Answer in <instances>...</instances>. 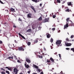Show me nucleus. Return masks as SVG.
Masks as SVG:
<instances>
[{"label": "nucleus", "instance_id": "nucleus-1", "mask_svg": "<svg viewBox=\"0 0 74 74\" xmlns=\"http://www.w3.org/2000/svg\"><path fill=\"white\" fill-rule=\"evenodd\" d=\"M70 20V18H67L66 19V21H67V22H66V24L65 25H64V29H67V27H69V21Z\"/></svg>", "mask_w": 74, "mask_h": 74}, {"label": "nucleus", "instance_id": "nucleus-2", "mask_svg": "<svg viewBox=\"0 0 74 74\" xmlns=\"http://www.w3.org/2000/svg\"><path fill=\"white\" fill-rule=\"evenodd\" d=\"M13 70L14 71V73L15 74H18V69H17L16 68H14V69H13Z\"/></svg>", "mask_w": 74, "mask_h": 74}, {"label": "nucleus", "instance_id": "nucleus-3", "mask_svg": "<svg viewBox=\"0 0 74 74\" xmlns=\"http://www.w3.org/2000/svg\"><path fill=\"white\" fill-rule=\"evenodd\" d=\"M49 20V18H45V19L42 21V22L43 23L48 22Z\"/></svg>", "mask_w": 74, "mask_h": 74}, {"label": "nucleus", "instance_id": "nucleus-4", "mask_svg": "<svg viewBox=\"0 0 74 74\" xmlns=\"http://www.w3.org/2000/svg\"><path fill=\"white\" fill-rule=\"evenodd\" d=\"M24 66H25V68H27V69H28L29 67V66L28 64H27V63L26 62H25L24 64Z\"/></svg>", "mask_w": 74, "mask_h": 74}, {"label": "nucleus", "instance_id": "nucleus-5", "mask_svg": "<svg viewBox=\"0 0 74 74\" xmlns=\"http://www.w3.org/2000/svg\"><path fill=\"white\" fill-rule=\"evenodd\" d=\"M18 50L21 51H24V49L22 47H18Z\"/></svg>", "mask_w": 74, "mask_h": 74}, {"label": "nucleus", "instance_id": "nucleus-6", "mask_svg": "<svg viewBox=\"0 0 74 74\" xmlns=\"http://www.w3.org/2000/svg\"><path fill=\"white\" fill-rule=\"evenodd\" d=\"M62 42V40H57L56 42V44L57 45H59L61 44V42Z\"/></svg>", "mask_w": 74, "mask_h": 74}, {"label": "nucleus", "instance_id": "nucleus-7", "mask_svg": "<svg viewBox=\"0 0 74 74\" xmlns=\"http://www.w3.org/2000/svg\"><path fill=\"white\" fill-rule=\"evenodd\" d=\"M25 60H26V61L27 62L29 63H31V60L29 59L28 58H25Z\"/></svg>", "mask_w": 74, "mask_h": 74}, {"label": "nucleus", "instance_id": "nucleus-8", "mask_svg": "<svg viewBox=\"0 0 74 74\" xmlns=\"http://www.w3.org/2000/svg\"><path fill=\"white\" fill-rule=\"evenodd\" d=\"M47 61L46 62V63H47V64L50 65L51 64V61L49 59H47Z\"/></svg>", "mask_w": 74, "mask_h": 74}, {"label": "nucleus", "instance_id": "nucleus-9", "mask_svg": "<svg viewBox=\"0 0 74 74\" xmlns=\"http://www.w3.org/2000/svg\"><path fill=\"white\" fill-rule=\"evenodd\" d=\"M65 45H66V46L69 47L71 46L72 45V44L71 43H66Z\"/></svg>", "mask_w": 74, "mask_h": 74}, {"label": "nucleus", "instance_id": "nucleus-10", "mask_svg": "<svg viewBox=\"0 0 74 74\" xmlns=\"http://www.w3.org/2000/svg\"><path fill=\"white\" fill-rule=\"evenodd\" d=\"M27 18H31V16L32 14H30V13H29V14H28L27 15Z\"/></svg>", "mask_w": 74, "mask_h": 74}, {"label": "nucleus", "instance_id": "nucleus-11", "mask_svg": "<svg viewBox=\"0 0 74 74\" xmlns=\"http://www.w3.org/2000/svg\"><path fill=\"white\" fill-rule=\"evenodd\" d=\"M74 26V23L72 22L71 21V23L69 24V26Z\"/></svg>", "mask_w": 74, "mask_h": 74}, {"label": "nucleus", "instance_id": "nucleus-12", "mask_svg": "<svg viewBox=\"0 0 74 74\" xmlns=\"http://www.w3.org/2000/svg\"><path fill=\"white\" fill-rule=\"evenodd\" d=\"M33 67L35 68L36 69H38V66H37L35 65V64H33Z\"/></svg>", "mask_w": 74, "mask_h": 74}, {"label": "nucleus", "instance_id": "nucleus-13", "mask_svg": "<svg viewBox=\"0 0 74 74\" xmlns=\"http://www.w3.org/2000/svg\"><path fill=\"white\" fill-rule=\"evenodd\" d=\"M68 4V5L70 6V5L71 6V7H73L72 5H72V3L71 2H68L67 3Z\"/></svg>", "mask_w": 74, "mask_h": 74}, {"label": "nucleus", "instance_id": "nucleus-14", "mask_svg": "<svg viewBox=\"0 0 74 74\" xmlns=\"http://www.w3.org/2000/svg\"><path fill=\"white\" fill-rule=\"evenodd\" d=\"M51 36V35L49 34H48L47 36V38H49Z\"/></svg>", "mask_w": 74, "mask_h": 74}, {"label": "nucleus", "instance_id": "nucleus-15", "mask_svg": "<svg viewBox=\"0 0 74 74\" xmlns=\"http://www.w3.org/2000/svg\"><path fill=\"white\" fill-rule=\"evenodd\" d=\"M10 10L11 11L13 12H15V9H13V8H11V9H10Z\"/></svg>", "mask_w": 74, "mask_h": 74}, {"label": "nucleus", "instance_id": "nucleus-16", "mask_svg": "<svg viewBox=\"0 0 74 74\" xmlns=\"http://www.w3.org/2000/svg\"><path fill=\"white\" fill-rule=\"evenodd\" d=\"M32 31V30L31 29H29L27 31V32H31Z\"/></svg>", "mask_w": 74, "mask_h": 74}, {"label": "nucleus", "instance_id": "nucleus-17", "mask_svg": "<svg viewBox=\"0 0 74 74\" xmlns=\"http://www.w3.org/2000/svg\"><path fill=\"white\" fill-rule=\"evenodd\" d=\"M50 60L53 63L54 62V59L52 58H50Z\"/></svg>", "mask_w": 74, "mask_h": 74}, {"label": "nucleus", "instance_id": "nucleus-18", "mask_svg": "<svg viewBox=\"0 0 74 74\" xmlns=\"http://www.w3.org/2000/svg\"><path fill=\"white\" fill-rule=\"evenodd\" d=\"M61 1H62V4H64V3H65L66 0H61Z\"/></svg>", "mask_w": 74, "mask_h": 74}, {"label": "nucleus", "instance_id": "nucleus-19", "mask_svg": "<svg viewBox=\"0 0 74 74\" xmlns=\"http://www.w3.org/2000/svg\"><path fill=\"white\" fill-rule=\"evenodd\" d=\"M38 39L37 38L35 41H34V44H35L36 43H37L38 42Z\"/></svg>", "mask_w": 74, "mask_h": 74}, {"label": "nucleus", "instance_id": "nucleus-20", "mask_svg": "<svg viewBox=\"0 0 74 74\" xmlns=\"http://www.w3.org/2000/svg\"><path fill=\"white\" fill-rule=\"evenodd\" d=\"M31 44V43L30 42H27V45H28V46H29L30 47V45Z\"/></svg>", "mask_w": 74, "mask_h": 74}, {"label": "nucleus", "instance_id": "nucleus-21", "mask_svg": "<svg viewBox=\"0 0 74 74\" xmlns=\"http://www.w3.org/2000/svg\"><path fill=\"white\" fill-rule=\"evenodd\" d=\"M53 41V39L52 38H51L50 40V42L51 43H52Z\"/></svg>", "mask_w": 74, "mask_h": 74}, {"label": "nucleus", "instance_id": "nucleus-22", "mask_svg": "<svg viewBox=\"0 0 74 74\" xmlns=\"http://www.w3.org/2000/svg\"><path fill=\"white\" fill-rule=\"evenodd\" d=\"M37 56L40 58H43V57L41 56H40V55H38Z\"/></svg>", "mask_w": 74, "mask_h": 74}, {"label": "nucleus", "instance_id": "nucleus-23", "mask_svg": "<svg viewBox=\"0 0 74 74\" xmlns=\"http://www.w3.org/2000/svg\"><path fill=\"white\" fill-rule=\"evenodd\" d=\"M33 2H35V3H37L38 0H31Z\"/></svg>", "mask_w": 74, "mask_h": 74}, {"label": "nucleus", "instance_id": "nucleus-24", "mask_svg": "<svg viewBox=\"0 0 74 74\" xmlns=\"http://www.w3.org/2000/svg\"><path fill=\"white\" fill-rule=\"evenodd\" d=\"M42 17L41 16L38 18V20L40 21H42Z\"/></svg>", "mask_w": 74, "mask_h": 74}, {"label": "nucleus", "instance_id": "nucleus-25", "mask_svg": "<svg viewBox=\"0 0 74 74\" xmlns=\"http://www.w3.org/2000/svg\"><path fill=\"white\" fill-rule=\"evenodd\" d=\"M5 68L6 69H8L10 71H11L12 70V69L11 68H8V67H6Z\"/></svg>", "mask_w": 74, "mask_h": 74}, {"label": "nucleus", "instance_id": "nucleus-26", "mask_svg": "<svg viewBox=\"0 0 74 74\" xmlns=\"http://www.w3.org/2000/svg\"><path fill=\"white\" fill-rule=\"evenodd\" d=\"M13 56H12V57L10 56V57H8V58L9 59H13Z\"/></svg>", "mask_w": 74, "mask_h": 74}, {"label": "nucleus", "instance_id": "nucleus-27", "mask_svg": "<svg viewBox=\"0 0 74 74\" xmlns=\"http://www.w3.org/2000/svg\"><path fill=\"white\" fill-rule=\"evenodd\" d=\"M18 20L19 22L20 21L21 22H22V20L20 18H19Z\"/></svg>", "mask_w": 74, "mask_h": 74}, {"label": "nucleus", "instance_id": "nucleus-28", "mask_svg": "<svg viewBox=\"0 0 74 74\" xmlns=\"http://www.w3.org/2000/svg\"><path fill=\"white\" fill-rule=\"evenodd\" d=\"M30 8H32V10H33L35 9L34 7L33 6H31Z\"/></svg>", "mask_w": 74, "mask_h": 74}, {"label": "nucleus", "instance_id": "nucleus-29", "mask_svg": "<svg viewBox=\"0 0 74 74\" xmlns=\"http://www.w3.org/2000/svg\"><path fill=\"white\" fill-rule=\"evenodd\" d=\"M71 51H72L74 53V48H72L71 49Z\"/></svg>", "mask_w": 74, "mask_h": 74}, {"label": "nucleus", "instance_id": "nucleus-30", "mask_svg": "<svg viewBox=\"0 0 74 74\" xmlns=\"http://www.w3.org/2000/svg\"><path fill=\"white\" fill-rule=\"evenodd\" d=\"M57 1L58 3H60L61 1L60 0H57Z\"/></svg>", "mask_w": 74, "mask_h": 74}, {"label": "nucleus", "instance_id": "nucleus-31", "mask_svg": "<svg viewBox=\"0 0 74 74\" xmlns=\"http://www.w3.org/2000/svg\"><path fill=\"white\" fill-rule=\"evenodd\" d=\"M69 11H70L69 9H67L66 10V12H69Z\"/></svg>", "mask_w": 74, "mask_h": 74}, {"label": "nucleus", "instance_id": "nucleus-32", "mask_svg": "<svg viewBox=\"0 0 74 74\" xmlns=\"http://www.w3.org/2000/svg\"><path fill=\"white\" fill-rule=\"evenodd\" d=\"M6 73L8 74H10V72H9V71H6Z\"/></svg>", "mask_w": 74, "mask_h": 74}, {"label": "nucleus", "instance_id": "nucleus-33", "mask_svg": "<svg viewBox=\"0 0 74 74\" xmlns=\"http://www.w3.org/2000/svg\"><path fill=\"white\" fill-rule=\"evenodd\" d=\"M56 17V15H53V18H55Z\"/></svg>", "mask_w": 74, "mask_h": 74}, {"label": "nucleus", "instance_id": "nucleus-34", "mask_svg": "<svg viewBox=\"0 0 74 74\" xmlns=\"http://www.w3.org/2000/svg\"><path fill=\"white\" fill-rule=\"evenodd\" d=\"M21 37L24 39L25 40L26 39L22 35V36H21Z\"/></svg>", "mask_w": 74, "mask_h": 74}, {"label": "nucleus", "instance_id": "nucleus-35", "mask_svg": "<svg viewBox=\"0 0 74 74\" xmlns=\"http://www.w3.org/2000/svg\"><path fill=\"white\" fill-rule=\"evenodd\" d=\"M2 74H5V73L4 71H2L1 72Z\"/></svg>", "mask_w": 74, "mask_h": 74}, {"label": "nucleus", "instance_id": "nucleus-36", "mask_svg": "<svg viewBox=\"0 0 74 74\" xmlns=\"http://www.w3.org/2000/svg\"><path fill=\"white\" fill-rule=\"evenodd\" d=\"M37 70H38V71L39 72H41L40 69H37Z\"/></svg>", "mask_w": 74, "mask_h": 74}, {"label": "nucleus", "instance_id": "nucleus-37", "mask_svg": "<svg viewBox=\"0 0 74 74\" xmlns=\"http://www.w3.org/2000/svg\"><path fill=\"white\" fill-rule=\"evenodd\" d=\"M71 38L72 39L73 38H74V35H72L71 36Z\"/></svg>", "mask_w": 74, "mask_h": 74}, {"label": "nucleus", "instance_id": "nucleus-38", "mask_svg": "<svg viewBox=\"0 0 74 74\" xmlns=\"http://www.w3.org/2000/svg\"><path fill=\"white\" fill-rule=\"evenodd\" d=\"M0 3L2 4H4V3H3V2L1 0H0Z\"/></svg>", "mask_w": 74, "mask_h": 74}, {"label": "nucleus", "instance_id": "nucleus-39", "mask_svg": "<svg viewBox=\"0 0 74 74\" xmlns=\"http://www.w3.org/2000/svg\"><path fill=\"white\" fill-rule=\"evenodd\" d=\"M17 62L18 63H21V62L20 61V60H17Z\"/></svg>", "mask_w": 74, "mask_h": 74}, {"label": "nucleus", "instance_id": "nucleus-40", "mask_svg": "<svg viewBox=\"0 0 74 74\" xmlns=\"http://www.w3.org/2000/svg\"><path fill=\"white\" fill-rule=\"evenodd\" d=\"M18 35L20 36L21 37L22 36V35L21 34L19 33L18 34Z\"/></svg>", "mask_w": 74, "mask_h": 74}, {"label": "nucleus", "instance_id": "nucleus-41", "mask_svg": "<svg viewBox=\"0 0 74 74\" xmlns=\"http://www.w3.org/2000/svg\"><path fill=\"white\" fill-rule=\"evenodd\" d=\"M66 40L67 41H69V39L68 38H67L66 39Z\"/></svg>", "mask_w": 74, "mask_h": 74}, {"label": "nucleus", "instance_id": "nucleus-42", "mask_svg": "<svg viewBox=\"0 0 74 74\" xmlns=\"http://www.w3.org/2000/svg\"><path fill=\"white\" fill-rule=\"evenodd\" d=\"M52 30H53V31H54L55 30V28H53L52 29Z\"/></svg>", "mask_w": 74, "mask_h": 74}, {"label": "nucleus", "instance_id": "nucleus-43", "mask_svg": "<svg viewBox=\"0 0 74 74\" xmlns=\"http://www.w3.org/2000/svg\"><path fill=\"white\" fill-rule=\"evenodd\" d=\"M66 50H70V49L69 48H66Z\"/></svg>", "mask_w": 74, "mask_h": 74}, {"label": "nucleus", "instance_id": "nucleus-44", "mask_svg": "<svg viewBox=\"0 0 74 74\" xmlns=\"http://www.w3.org/2000/svg\"><path fill=\"white\" fill-rule=\"evenodd\" d=\"M34 12H35V13H36V10L35 9L33 10Z\"/></svg>", "mask_w": 74, "mask_h": 74}, {"label": "nucleus", "instance_id": "nucleus-45", "mask_svg": "<svg viewBox=\"0 0 74 74\" xmlns=\"http://www.w3.org/2000/svg\"><path fill=\"white\" fill-rule=\"evenodd\" d=\"M3 43V42L2 41L0 40V44H2Z\"/></svg>", "mask_w": 74, "mask_h": 74}, {"label": "nucleus", "instance_id": "nucleus-46", "mask_svg": "<svg viewBox=\"0 0 74 74\" xmlns=\"http://www.w3.org/2000/svg\"><path fill=\"white\" fill-rule=\"evenodd\" d=\"M30 72H31V71L30 70L29 71H27V73H29V74H30Z\"/></svg>", "mask_w": 74, "mask_h": 74}, {"label": "nucleus", "instance_id": "nucleus-47", "mask_svg": "<svg viewBox=\"0 0 74 74\" xmlns=\"http://www.w3.org/2000/svg\"><path fill=\"white\" fill-rule=\"evenodd\" d=\"M14 42H15V43H18L17 41L16 40H14Z\"/></svg>", "mask_w": 74, "mask_h": 74}, {"label": "nucleus", "instance_id": "nucleus-48", "mask_svg": "<svg viewBox=\"0 0 74 74\" xmlns=\"http://www.w3.org/2000/svg\"><path fill=\"white\" fill-rule=\"evenodd\" d=\"M13 27L16 28V26L15 25H13Z\"/></svg>", "mask_w": 74, "mask_h": 74}, {"label": "nucleus", "instance_id": "nucleus-49", "mask_svg": "<svg viewBox=\"0 0 74 74\" xmlns=\"http://www.w3.org/2000/svg\"><path fill=\"white\" fill-rule=\"evenodd\" d=\"M50 47L51 49H53V47L52 46H51Z\"/></svg>", "mask_w": 74, "mask_h": 74}, {"label": "nucleus", "instance_id": "nucleus-50", "mask_svg": "<svg viewBox=\"0 0 74 74\" xmlns=\"http://www.w3.org/2000/svg\"><path fill=\"white\" fill-rule=\"evenodd\" d=\"M40 74H44V73L43 72H41L40 73Z\"/></svg>", "mask_w": 74, "mask_h": 74}, {"label": "nucleus", "instance_id": "nucleus-51", "mask_svg": "<svg viewBox=\"0 0 74 74\" xmlns=\"http://www.w3.org/2000/svg\"><path fill=\"white\" fill-rule=\"evenodd\" d=\"M42 5V4L41 3H40V7H41Z\"/></svg>", "mask_w": 74, "mask_h": 74}, {"label": "nucleus", "instance_id": "nucleus-52", "mask_svg": "<svg viewBox=\"0 0 74 74\" xmlns=\"http://www.w3.org/2000/svg\"><path fill=\"white\" fill-rule=\"evenodd\" d=\"M59 57L60 58H61V55L60 54H59Z\"/></svg>", "mask_w": 74, "mask_h": 74}, {"label": "nucleus", "instance_id": "nucleus-53", "mask_svg": "<svg viewBox=\"0 0 74 74\" xmlns=\"http://www.w3.org/2000/svg\"><path fill=\"white\" fill-rule=\"evenodd\" d=\"M54 55H57V52H55V53H54Z\"/></svg>", "mask_w": 74, "mask_h": 74}, {"label": "nucleus", "instance_id": "nucleus-54", "mask_svg": "<svg viewBox=\"0 0 74 74\" xmlns=\"http://www.w3.org/2000/svg\"><path fill=\"white\" fill-rule=\"evenodd\" d=\"M44 50L45 51H46V49L45 48V47H44Z\"/></svg>", "mask_w": 74, "mask_h": 74}, {"label": "nucleus", "instance_id": "nucleus-55", "mask_svg": "<svg viewBox=\"0 0 74 74\" xmlns=\"http://www.w3.org/2000/svg\"><path fill=\"white\" fill-rule=\"evenodd\" d=\"M1 70H4V69H3L2 68H1Z\"/></svg>", "mask_w": 74, "mask_h": 74}, {"label": "nucleus", "instance_id": "nucleus-56", "mask_svg": "<svg viewBox=\"0 0 74 74\" xmlns=\"http://www.w3.org/2000/svg\"><path fill=\"white\" fill-rule=\"evenodd\" d=\"M32 74H37V73H33Z\"/></svg>", "mask_w": 74, "mask_h": 74}, {"label": "nucleus", "instance_id": "nucleus-57", "mask_svg": "<svg viewBox=\"0 0 74 74\" xmlns=\"http://www.w3.org/2000/svg\"><path fill=\"white\" fill-rule=\"evenodd\" d=\"M60 73L62 74L63 73V72L62 71H61V72H60Z\"/></svg>", "mask_w": 74, "mask_h": 74}, {"label": "nucleus", "instance_id": "nucleus-58", "mask_svg": "<svg viewBox=\"0 0 74 74\" xmlns=\"http://www.w3.org/2000/svg\"><path fill=\"white\" fill-rule=\"evenodd\" d=\"M54 68H53L52 69V70H54Z\"/></svg>", "mask_w": 74, "mask_h": 74}, {"label": "nucleus", "instance_id": "nucleus-59", "mask_svg": "<svg viewBox=\"0 0 74 74\" xmlns=\"http://www.w3.org/2000/svg\"><path fill=\"white\" fill-rule=\"evenodd\" d=\"M19 74H23V73H20Z\"/></svg>", "mask_w": 74, "mask_h": 74}, {"label": "nucleus", "instance_id": "nucleus-60", "mask_svg": "<svg viewBox=\"0 0 74 74\" xmlns=\"http://www.w3.org/2000/svg\"><path fill=\"white\" fill-rule=\"evenodd\" d=\"M72 15H73V16H74V14H73Z\"/></svg>", "mask_w": 74, "mask_h": 74}, {"label": "nucleus", "instance_id": "nucleus-61", "mask_svg": "<svg viewBox=\"0 0 74 74\" xmlns=\"http://www.w3.org/2000/svg\"><path fill=\"white\" fill-rule=\"evenodd\" d=\"M39 1H40V0H38L37 1V2H39Z\"/></svg>", "mask_w": 74, "mask_h": 74}, {"label": "nucleus", "instance_id": "nucleus-62", "mask_svg": "<svg viewBox=\"0 0 74 74\" xmlns=\"http://www.w3.org/2000/svg\"><path fill=\"white\" fill-rule=\"evenodd\" d=\"M44 53H42V55L43 56H44Z\"/></svg>", "mask_w": 74, "mask_h": 74}, {"label": "nucleus", "instance_id": "nucleus-63", "mask_svg": "<svg viewBox=\"0 0 74 74\" xmlns=\"http://www.w3.org/2000/svg\"><path fill=\"white\" fill-rule=\"evenodd\" d=\"M6 23H4V24H6Z\"/></svg>", "mask_w": 74, "mask_h": 74}, {"label": "nucleus", "instance_id": "nucleus-64", "mask_svg": "<svg viewBox=\"0 0 74 74\" xmlns=\"http://www.w3.org/2000/svg\"><path fill=\"white\" fill-rule=\"evenodd\" d=\"M38 53H39V54H40V52H39Z\"/></svg>", "mask_w": 74, "mask_h": 74}]
</instances>
